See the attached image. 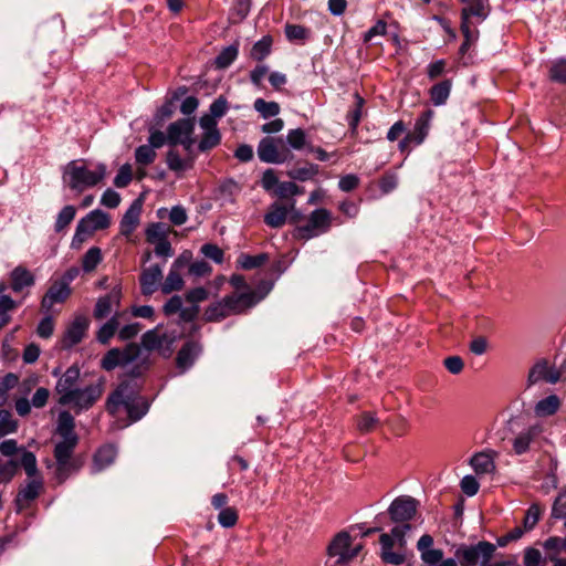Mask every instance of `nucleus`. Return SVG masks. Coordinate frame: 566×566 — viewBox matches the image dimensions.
I'll return each mask as SVG.
<instances>
[{"label":"nucleus","instance_id":"c9c22d12","mask_svg":"<svg viewBox=\"0 0 566 566\" xmlns=\"http://www.w3.org/2000/svg\"><path fill=\"white\" fill-rule=\"evenodd\" d=\"M184 287V280L180 271L170 268L168 275L161 283V292L164 294H170L175 291H180Z\"/></svg>","mask_w":566,"mask_h":566},{"label":"nucleus","instance_id":"ddd939ff","mask_svg":"<svg viewBox=\"0 0 566 566\" xmlns=\"http://www.w3.org/2000/svg\"><path fill=\"white\" fill-rule=\"evenodd\" d=\"M80 379V369L76 366H71L59 378L55 391L60 396L59 403L66 406L70 403L71 395L77 388V381Z\"/></svg>","mask_w":566,"mask_h":566},{"label":"nucleus","instance_id":"6ab92c4d","mask_svg":"<svg viewBox=\"0 0 566 566\" xmlns=\"http://www.w3.org/2000/svg\"><path fill=\"white\" fill-rule=\"evenodd\" d=\"M199 123L203 129L201 140L198 145L199 150L207 151L218 146L221 140V135L218 129L217 120H213L208 116H202Z\"/></svg>","mask_w":566,"mask_h":566},{"label":"nucleus","instance_id":"72a5a7b5","mask_svg":"<svg viewBox=\"0 0 566 566\" xmlns=\"http://www.w3.org/2000/svg\"><path fill=\"white\" fill-rule=\"evenodd\" d=\"M74 418L69 411H62L59 415L56 433L61 439L78 438L74 431Z\"/></svg>","mask_w":566,"mask_h":566},{"label":"nucleus","instance_id":"e433bc0d","mask_svg":"<svg viewBox=\"0 0 566 566\" xmlns=\"http://www.w3.org/2000/svg\"><path fill=\"white\" fill-rule=\"evenodd\" d=\"M228 316H230V314L229 310L227 308L224 298H222L220 302L209 305L205 311V318L209 322H219Z\"/></svg>","mask_w":566,"mask_h":566},{"label":"nucleus","instance_id":"393cba45","mask_svg":"<svg viewBox=\"0 0 566 566\" xmlns=\"http://www.w3.org/2000/svg\"><path fill=\"white\" fill-rule=\"evenodd\" d=\"M90 233L107 229L111 226L109 214L101 209H95L80 220Z\"/></svg>","mask_w":566,"mask_h":566},{"label":"nucleus","instance_id":"13d9d810","mask_svg":"<svg viewBox=\"0 0 566 566\" xmlns=\"http://www.w3.org/2000/svg\"><path fill=\"white\" fill-rule=\"evenodd\" d=\"M218 522L223 527H232L238 522V512L234 507H224L218 515Z\"/></svg>","mask_w":566,"mask_h":566},{"label":"nucleus","instance_id":"a19ab883","mask_svg":"<svg viewBox=\"0 0 566 566\" xmlns=\"http://www.w3.org/2000/svg\"><path fill=\"white\" fill-rule=\"evenodd\" d=\"M272 46V38L271 36H263L261 40L254 43V45L251 49L250 56L254 61H262L264 60L271 52Z\"/></svg>","mask_w":566,"mask_h":566},{"label":"nucleus","instance_id":"4d7b16f0","mask_svg":"<svg viewBox=\"0 0 566 566\" xmlns=\"http://www.w3.org/2000/svg\"><path fill=\"white\" fill-rule=\"evenodd\" d=\"M549 78L554 82L566 83V60L562 59L552 64Z\"/></svg>","mask_w":566,"mask_h":566},{"label":"nucleus","instance_id":"4be33fe9","mask_svg":"<svg viewBox=\"0 0 566 566\" xmlns=\"http://www.w3.org/2000/svg\"><path fill=\"white\" fill-rule=\"evenodd\" d=\"M223 298L226 301L230 316L243 313L245 310L254 306L259 301L255 293L252 291L241 294L234 293Z\"/></svg>","mask_w":566,"mask_h":566},{"label":"nucleus","instance_id":"a211bd4d","mask_svg":"<svg viewBox=\"0 0 566 566\" xmlns=\"http://www.w3.org/2000/svg\"><path fill=\"white\" fill-rule=\"evenodd\" d=\"M143 210V200L136 199L132 202L129 208L124 213L120 223L119 232L127 240H130L132 234L138 228L140 223V214Z\"/></svg>","mask_w":566,"mask_h":566},{"label":"nucleus","instance_id":"39448f33","mask_svg":"<svg viewBox=\"0 0 566 566\" xmlns=\"http://www.w3.org/2000/svg\"><path fill=\"white\" fill-rule=\"evenodd\" d=\"M77 443L78 438L61 439L54 447L55 479L59 484L64 483L71 474L77 472L82 467V462L73 458Z\"/></svg>","mask_w":566,"mask_h":566},{"label":"nucleus","instance_id":"69168bd1","mask_svg":"<svg viewBox=\"0 0 566 566\" xmlns=\"http://www.w3.org/2000/svg\"><path fill=\"white\" fill-rule=\"evenodd\" d=\"M201 253L206 256L214 261L216 263L223 262V251L217 245L212 243H207L201 247Z\"/></svg>","mask_w":566,"mask_h":566},{"label":"nucleus","instance_id":"4468645a","mask_svg":"<svg viewBox=\"0 0 566 566\" xmlns=\"http://www.w3.org/2000/svg\"><path fill=\"white\" fill-rule=\"evenodd\" d=\"M566 371L555 369L549 366L546 359H541L534 364L528 373V384L534 385L541 380H545L548 384H556Z\"/></svg>","mask_w":566,"mask_h":566},{"label":"nucleus","instance_id":"de8ad7c7","mask_svg":"<svg viewBox=\"0 0 566 566\" xmlns=\"http://www.w3.org/2000/svg\"><path fill=\"white\" fill-rule=\"evenodd\" d=\"M273 193L274 196L284 199L303 193V189L300 188L295 182L283 181L279 182Z\"/></svg>","mask_w":566,"mask_h":566},{"label":"nucleus","instance_id":"f8f14e48","mask_svg":"<svg viewBox=\"0 0 566 566\" xmlns=\"http://www.w3.org/2000/svg\"><path fill=\"white\" fill-rule=\"evenodd\" d=\"M331 228V214L326 209L314 210L305 226L298 227L300 238L308 240L325 233Z\"/></svg>","mask_w":566,"mask_h":566},{"label":"nucleus","instance_id":"338daca9","mask_svg":"<svg viewBox=\"0 0 566 566\" xmlns=\"http://www.w3.org/2000/svg\"><path fill=\"white\" fill-rule=\"evenodd\" d=\"M552 514L556 518L565 520L564 525L566 527V491L559 494V496L555 500Z\"/></svg>","mask_w":566,"mask_h":566},{"label":"nucleus","instance_id":"0eeeda50","mask_svg":"<svg viewBox=\"0 0 566 566\" xmlns=\"http://www.w3.org/2000/svg\"><path fill=\"white\" fill-rule=\"evenodd\" d=\"M258 157L266 164H284L294 158L293 153L281 137H264L256 148Z\"/></svg>","mask_w":566,"mask_h":566},{"label":"nucleus","instance_id":"473e14b6","mask_svg":"<svg viewBox=\"0 0 566 566\" xmlns=\"http://www.w3.org/2000/svg\"><path fill=\"white\" fill-rule=\"evenodd\" d=\"M470 464L476 474H488L495 470L492 455L488 452H480L471 458Z\"/></svg>","mask_w":566,"mask_h":566},{"label":"nucleus","instance_id":"7c9ffc66","mask_svg":"<svg viewBox=\"0 0 566 566\" xmlns=\"http://www.w3.org/2000/svg\"><path fill=\"white\" fill-rule=\"evenodd\" d=\"M193 156L188 153L187 158H181L176 150H169L166 157L168 168L175 172H182L193 167Z\"/></svg>","mask_w":566,"mask_h":566},{"label":"nucleus","instance_id":"37998d69","mask_svg":"<svg viewBox=\"0 0 566 566\" xmlns=\"http://www.w3.org/2000/svg\"><path fill=\"white\" fill-rule=\"evenodd\" d=\"M253 106L254 109L259 112L263 118L274 117L281 111V107L276 102H266L263 98H256Z\"/></svg>","mask_w":566,"mask_h":566},{"label":"nucleus","instance_id":"a18cd8bd","mask_svg":"<svg viewBox=\"0 0 566 566\" xmlns=\"http://www.w3.org/2000/svg\"><path fill=\"white\" fill-rule=\"evenodd\" d=\"M238 46L229 45L224 48L216 57L214 64L218 69L228 67L238 56Z\"/></svg>","mask_w":566,"mask_h":566},{"label":"nucleus","instance_id":"c03bdc74","mask_svg":"<svg viewBox=\"0 0 566 566\" xmlns=\"http://www.w3.org/2000/svg\"><path fill=\"white\" fill-rule=\"evenodd\" d=\"M318 172V166L310 164L306 167L294 168L287 171V176L291 179L298 181H306L312 179Z\"/></svg>","mask_w":566,"mask_h":566},{"label":"nucleus","instance_id":"7ed1b4c3","mask_svg":"<svg viewBox=\"0 0 566 566\" xmlns=\"http://www.w3.org/2000/svg\"><path fill=\"white\" fill-rule=\"evenodd\" d=\"M124 407L132 421L142 419L148 411V402L137 394L134 385L122 382L108 397L106 408L112 415H117Z\"/></svg>","mask_w":566,"mask_h":566},{"label":"nucleus","instance_id":"1a4fd4ad","mask_svg":"<svg viewBox=\"0 0 566 566\" xmlns=\"http://www.w3.org/2000/svg\"><path fill=\"white\" fill-rule=\"evenodd\" d=\"M544 428L539 423L530 424L513 432L511 439L514 454L522 455L539 447Z\"/></svg>","mask_w":566,"mask_h":566},{"label":"nucleus","instance_id":"6e6552de","mask_svg":"<svg viewBox=\"0 0 566 566\" xmlns=\"http://www.w3.org/2000/svg\"><path fill=\"white\" fill-rule=\"evenodd\" d=\"M495 552V546L490 542H479L472 546H461L455 551V557L461 566H486Z\"/></svg>","mask_w":566,"mask_h":566},{"label":"nucleus","instance_id":"0e129e2a","mask_svg":"<svg viewBox=\"0 0 566 566\" xmlns=\"http://www.w3.org/2000/svg\"><path fill=\"white\" fill-rule=\"evenodd\" d=\"M543 510L537 504H532L527 510L524 517V527L526 530H532L538 522Z\"/></svg>","mask_w":566,"mask_h":566},{"label":"nucleus","instance_id":"20e7f679","mask_svg":"<svg viewBox=\"0 0 566 566\" xmlns=\"http://www.w3.org/2000/svg\"><path fill=\"white\" fill-rule=\"evenodd\" d=\"M21 467L25 471L29 480L21 486L15 497V504L19 510L28 507L43 490V480L39 475L36 457L33 452L23 451Z\"/></svg>","mask_w":566,"mask_h":566},{"label":"nucleus","instance_id":"412c9836","mask_svg":"<svg viewBox=\"0 0 566 566\" xmlns=\"http://www.w3.org/2000/svg\"><path fill=\"white\" fill-rule=\"evenodd\" d=\"M202 346L197 340H188L179 349L176 357V365L181 373L188 370L200 355Z\"/></svg>","mask_w":566,"mask_h":566},{"label":"nucleus","instance_id":"052dcab7","mask_svg":"<svg viewBox=\"0 0 566 566\" xmlns=\"http://www.w3.org/2000/svg\"><path fill=\"white\" fill-rule=\"evenodd\" d=\"M356 106L347 115L348 124L353 130H355L361 118V108L364 105V98L359 94H355Z\"/></svg>","mask_w":566,"mask_h":566},{"label":"nucleus","instance_id":"dca6fc26","mask_svg":"<svg viewBox=\"0 0 566 566\" xmlns=\"http://www.w3.org/2000/svg\"><path fill=\"white\" fill-rule=\"evenodd\" d=\"M417 512V501L410 496H400L392 501L388 509L394 522L410 521Z\"/></svg>","mask_w":566,"mask_h":566},{"label":"nucleus","instance_id":"f3484780","mask_svg":"<svg viewBox=\"0 0 566 566\" xmlns=\"http://www.w3.org/2000/svg\"><path fill=\"white\" fill-rule=\"evenodd\" d=\"M103 388L101 385H90L85 388H76L71 395L70 403L82 410L91 408L94 402L102 396Z\"/></svg>","mask_w":566,"mask_h":566},{"label":"nucleus","instance_id":"2f4dec72","mask_svg":"<svg viewBox=\"0 0 566 566\" xmlns=\"http://www.w3.org/2000/svg\"><path fill=\"white\" fill-rule=\"evenodd\" d=\"M289 209L280 203L270 207V211L264 216V222L271 228H281L285 224Z\"/></svg>","mask_w":566,"mask_h":566},{"label":"nucleus","instance_id":"423d86ee","mask_svg":"<svg viewBox=\"0 0 566 566\" xmlns=\"http://www.w3.org/2000/svg\"><path fill=\"white\" fill-rule=\"evenodd\" d=\"M409 524L395 526L391 533H382L379 537L381 546L380 557L387 564L400 565L405 562L406 556L401 552H394L392 548L397 544L400 548L406 546V534L410 531Z\"/></svg>","mask_w":566,"mask_h":566},{"label":"nucleus","instance_id":"c85d7f7f","mask_svg":"<svg viewBox=\"0 0 566 566\" xmlns=\"http://www.w3.org/2000/svg\"><path fill=\"white\" fill-rule=\"evenodd\" d=\"M11 289L14 292H21L27 286L34 284L33 274L24 266H17L12 270L11 274Z\"/></svg>","mask_w":566,"mask_h":566},{"label":"nucleus","instance_id":"3c124183","mask_svg":"<svg viewBox=\"0 0 566 566\" xmlns=\"http://www.w3.org/2000/svg\"><path fill=\"white\" fill-rule=\"evenodd\" d=\"M145 233L147 242L151 244L157 241L167 239V229L160 222L151 223L150 226H148Z\"/></svg>","mask_w":566,"mask_h":566},{"label":"nucleus","instance_id":"a878e982","mask_svg":"<svg viewBox=\"0 0 566 566\" xmlns=\"http://www.w3.org/2000/svg\"><path fill=\"white\" fill-rule=\"evenodd\" d=\"M433 116L434 112L427 109L416 119L413 130L409 133L413 137L415 145H420L424 142L429 134Z\"/></svg>","mask_w":566,"mask_h":566},{"label":"nucleus","instance_id":"4c0bfd02","mask_svg":"<svg viewBox=\"0 0 566 566\" xmlns=\"http://www.w3.org/2000/svg\"><path fill=\"white\" fill-rule=\"evenodd\" d=\"M119 326V314L113 315L98 331L97 339L102 344H107L114 336Z\"/></svg>","mask_w":566,"mask_h":566},{"label":"nucleus","instance_id":"5701e85b","mask_svg":"<svg viewBox=\"0 0 566 566\" xmlns=\"http://www.w3.org/2000/svg\"><path fill=\"white\" fill-rule=\"evenodd\" d=\"M71 294V289L67 282H56L51 285L42 298V310L49 312L54 304L63 303Z\"/></svg>","mask_w":566,"mask_h":566},{"label":"nucleus","instance_id":"6e6d98bb","mask_svg":"<svg viewBox=\"0 0 566 566\" xmlns=\"http://www.w3.org/2000/svg\"><path fill=\"white\" fill-rule=\"evenodd\" d=\"M15 302L10 296H0V329L9 323V312L15 308Z\"/></svg>","mask_w":566,"mask_h":566},{"label":"nucleus","instance_id":"bf43d9fd","mask_svg":"<svg viewBox=\"0 0 566 566\" xmlns=\"http://www.w3.org/2000/svg\"><path fill=\"white\" fill-rule=\"evenodd\" d=\"M228 109V102L223 96H219L211 105H210V113L205 114L203 116H208L212 118L213 120H217V118H221Z\"/></svg>","mask_w":566,"mask_h":566},{"label":"nucleus","instance_id":"864d4df0","mask_svg":"<svg viewBox=\"0 0 566 566\" xmlns=\"http://www.w3.org/2000/svg\"><path fill=\"white\" fill-rule=\"evenodd\" d=\"M156 151L151 146L142 145L135 151L136 163L143 166H148L156 159Z\"/></svg>","mask_w":566,"mask_h":566},{"label":"nucleus","instance_id":"8fccbe9b","mask_svg":"<svg viewBox=\"0 0 566 566\" xmlns=\"http://www.w3.org/2000/svg\"><path fill=\"white\" fill-rule=\"evenodd\" d=\"M21 465V461L9 460L6 462H0V482L8 483L13 476L17 474L19 467Z\"/></svg>","mask_w":566,"mask_h":566},{"label":"nucleus","instance_id":"680f3d73","mask_svg":"<svg viewBox=\"0 0 566 566\" xmlns=\"http://www.w3.org/2000/svg\"><path fill=\"white\" fill-rule=\"evenodd\" d=\"M132 166L129 164H124L114 178V185L117 188H125L132 181Z\"/></svg>","mask_w":566,"mask_h":566},{"label":"nucleus","instance_id":"b1692460","mask_svg":"<svg viewBox=\"0 0 566 566\" xmlns=\"http://www.w3.org/2000/svg\"><path fill=\"white\" fill-rule=\"evenodd\" d=\"M88 325L90 322L87 317L76 316L64 334L63 346L72 347L80 343L85 336Z\"/></svg>","mask_w":566,"mask_h":566},{"label":"nucleus","instance_id":"f704fd0d","mask_svg":"<svg viewBox=\"0 0 566 566\" xmlns=\"http://www.w3.org/2000/svg\"><path fill=\"white\" fill-rule=\"evenodd\" d=\"M451 91V81L444 80L430 88V98L437 106L443 105L449 98Z\"/></svg>","mask_w":566,"mask_h":566},{"label":"nucleus","instance_id":"ea45409f","mask_svg":"<svg viewBox=\"0 0 566 566\" xmlns=\"http://www.w3.org/2000/svg\"><path fill=\"white\" fill-rule=\"evenodd\" d=\"M286 144L287 147L292 150H301L305 147H308L307 137L305 132L302 128H295L289 130L286 135Z\"/></svg>","mask_w":566,"mask_h":566},{"label":"nucleus","instance_id":"09e8293b","mask_svg":"<svg viewBox=\"0 0 566 566\" xmlns=\"http://www.w3.org/2000/svg\"><path fill=\"white\" fill-rule=\"evenodd\" d=\"M18 430V422L8 410H0V437L8 436Z\"/></svg>","mask_w":566,"mask_h":566},{"label":"nucleus","instance_id":"9b49d317","mask_svg":"<svg viewBox=\"0 0 566 566\" xmlns=\"http://www.w3.org/2000/svg\"><path fill=\"white\" fill-rule=\"evenodd\" d=\"M195 119L185 118L171 123L167 129V143L169 145L180 144L187 153L192 151L195 139L192 138Z\"/></svg>","mask_w":566,"mask_h":566},{"label":"nucleus","instance_id":"2eb2a0df","mask_svg":"<svg viewBox=\"0 0 566 566\" xmlns=\"http://www.w3.org/2000/svg\"><path fill=\"white\" fill-rule=\"evenodd\" d=\"M352 537L347 532L338 533L327 547L329 556H337V560L333 566H342L354 558V554H349Z\"/></svg>","mask_w":566,"mask_h":566},{"label":"nucleus","instance_id":"e2e57ef3","mask_svg":"<svg viewBox=\"0 0 566 566\" xmlns=\"http://www.w3.org/2000/svg\"><path fill=\"white\" fill-rule=\"evenodd\" d=\"M310 31L298 24H286L285 35L290 41L305 40L308 38Z\"/></svg>","mask_w":566,"mask_h":566},{"label":"nucleus","instance_id":"58836bf2","mask_svg":"<svg viewBox=\"0 0 566 566\" xmlns=\"http://www.w3.org/2000/svg\"><path fill=\"white\" fill-rule=\"evenodd\" d=\"M464 4L461 18H470V17H479L485 18L486 13L484 11V0H461Z\"/></svg>","mask_w":566,"mask_h":566},{"label":"nucleus","instance_id":"c756f323","mask_svg":"<svg viewBox=\"0 0 566 566\" xmlns=\"http://www.w3.org/2000/svg\"><path fill=\"white\" fill-rule=\"evenodd\" d=\"M560 407V399L556 395H549L536 402L534 407L535 416L545 418L555 415Z\"/></svg>","mask_w":566,"mask_h":566},{"label":"nucleus","instance_id":"f257e3e1","mask_svg":"<svg viewBox=\"0 0 566 566\" xmlns=\"http://www.w3.org/2000/svg\"><path fill=\"white\" fill-rule=\"evenodd\" d=\"M101 366L105 370H113L116 367L132 368L128 375L139 377L144 375L150 367L149 355H144L139 345L135 343L127 344L124 348L109 349L101 361Z\"/></svg>","mask_w":566,"mask_h":566},{"label":"nucleus","instance_id":"cd10ccee","mask_svg":"<svg viewBox=\"0 0 566 566\" xmlns=\"http://www.w3.org/2000/svg\"><path fill=\"white\" fill-rule=\"evenodd\" d=\"M116 449L106 444L101 447L94 454L92 470L94 473L103 471L105 468L111 465L116 458Z\"/></svg>","mask_w":566,"mask_h":566},{"label":"nucleus","instance_id":"9d476101","mask_svg":"<svg viewBox=\"0 0 566 566\" xmlns=\"http://www.w3.org/2000/svg\"><path fill=\"white\" fill-rule=\"evenodd\" d=\"M176 339L177 335L175 333L156 327L147 331L142 336V346L148 352L157 350L163 357L167 358L172 354V345Z\"/></svg>","mask_w":566,"mask_h":566},{"label":"nucleus","instance_id":"bb28decb","mask_svg":"<svg viewBox=\"0 0 566 566\" xmlns=\"http://www.w3.org/2000/svg\"><path fill=\"white\" fill-rule=\"evenodd\" d=\"M119 291L113 290L107 295L99 297L94 308V317L103 319L107 317L114 307L119 306Z\"/></svg>","mask_w":566,"mask_h":566},{"label":"nucleus","instance_id":"aec40b11","mask_svg":"<svg viewBox=\"0 0 566 566\" xmlns=\"http://www.w3.org/2000/svg\"><path fill=\"white\" fill-rule=\"evenodd\" d=\"M163 268L158 264L149 265L142 270L139 282L140 290L144 295L154 294L159 287L161 289Z\"/></svg>","mask_w":566,"mask_h":566},{"label":"nucleus","instance_id":"774afa93","mask_svg":"<svg viewBox=\"0 0 566 566\" xmlns=\"http://www.w3.org/2000/svg\"><path fill=\"white\" fill-rule=\"evenodd\" d=\"M101 203L107 208L114 209L120 203V196L115 190L108 188L102 195Z\"/></svg>","mask_w":566,"mask_h":566},{"label":"nucleus","instance_id":"49530a36","mask_svg":"<svg viewBox=\"0 0 566 566\" xmlns=\"http://www.w3.org/2000/svg\"><path fill=\"white\" fill-rule=\"evenodd\" d=\"M102 261L101 250L93 247L87 250L82 260V266L85 272H92Z\"/></svg>","mask_w":566,"mask_h":566},{"label":"nucleus","instance_id":"f03ea898","mask_svg":"<svg viewBox=\"0 0 566 566\" xmlns=\"http://www.w3.org/2000/svg\"><path fill=\"white\" fill-rule=\"evenodd\" d=\"M107 176L105 164H97L95 169L91 170L84 159L71 160L65 165L62 172L64 185L76 193H82L86 189L94 188Z\"/></svg>","mask_w":566,"mask_h":566},{"label":"nucleus","instance_id":"603ef678","mask_svg":"<svg viewBox=\"0 0 566 566\" xmlns=\"http://www.w3.org/2000/svg\"><path fill=\"white\" fill-rule=\"evenodd\" d=\"M357 429L360 432H370L378 424V419L374 412H363L356 420Z\"/></svg>","mask_w":566,"mask_h":566},{"label":"nucleus","instance_id":"79ce46f5","mask_svg":"<svg viewBox=\"0 0 566 566\" xmlns=\"http://www.w3.org/2000/svg\"><path fill=\"white\" fill-rule=\"evenodd\" d=\"M76 214V209L74 206L67 205L62 208L56 217V221L54 224V229L56 232H62L64 229L69 227V224L74 220Z\"/></svg>","mask_w":566,"mask_h":566},{"label":"nucleus","instance_id":"5fc2aeb1","mask_svg":"<svg viewBox=\"0 0 566 566\" xmlns=\"http://www.w3.org/2000/svg\"><path fill=\"white\" fill-rule=\"evenodd\" d=\"M268 261V255L262 253L259 255H249V254H241L239 258V263L242 269L244 270H252L255 268L261 266Z\"/></svg>","mask_w":566,"mask_h":566}]
</instances>
